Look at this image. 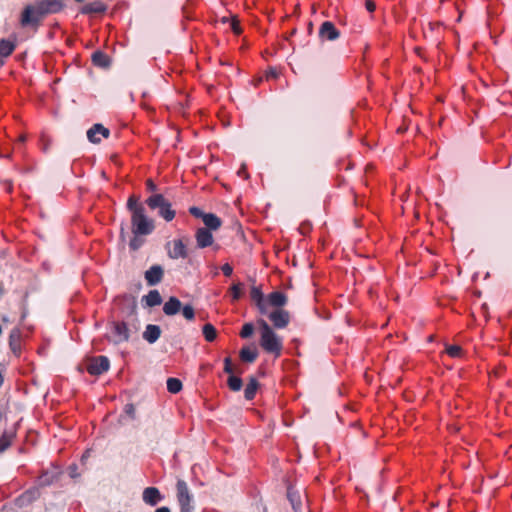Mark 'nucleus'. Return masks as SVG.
Listing matches in <instances>:
<instances>
[{
    "label": "nucleus",
    "mask_w": 512,
    "mask_h": 512,
    "mask_svg": "<svg viewBox=\"0 0 512 512\" xmlns=\"http://www.w3.org/2000/svg\"><path fill=\"white\" fill-rule=\"evenodd\" d=\"M65 6L63 0H37L23 9L20 24L37 29L46 16L61 12Z\"/></svg>",
    "instance_id": "1"
},
{
    "label": "nucleus",
    "mask_w": 512,
    "mask_h": 512,
    "mask_svg": "<svg viewBox=\"0 0 512 512\" xmlns=\"http://www.w3.org/2000/svg\"><path fill=\"white\" fill-rule=\"evenodd\" d=\"M127 209L131 213V230L135 236L149 235L153 232L154 221L146 215L145 207L140 203V197L131 195L127 200Z\"/></svg>",
    "instance_id": "2"
},
{
    "label": "nucleus",
    "mask_w": 512,
    "mask_h": 512,
    "mask_svg": "<svg viewBox=\"0 0 512 512\" xmlns=\"http://www.w3.org/2000/svg\"><path fill=\"white\" fill-rule=\"evenodd\" d=\"M257 324L261 330L260 346L267 353L274 354L278 357L281 354L283 347L281 338L277 336L264 319H258Z\"/></svg>",
    "instance_id": "3"
},
{
    "label": "nucleus",
    "mask_w": 512,
    "mask_h": 512,
    "mask_svg": "<svg viewBox=\"0 0 512 512\" xmlns=\"http://www.w3.org/2000/svg\"><path fill=\"white\" fill-rule=\"evenodd\" d=\"M145 203L151 210H157L158 215L167 222L172 221L176 215L171 203L160 193H153Z\"/></svg>",
    "instance_id": "4"
},
{
    "label": "nucleus",
    "mask_w": 512,
    "mask_h": 512,
    "mask_svg": "<svg viewBox=\"0 0 512 512\" xmlns=\"http://www.w3.org/2000/svg\"><path fill=\"white\" fill-rule=\"evenodd\" d=\"M176 496L180 506V512H192L193 506V495L187 485V483L179 479L176 484Z\"/></svg>",
    "instance_id": "5"
},
{
    "label": "nucleus",
    "mask_w": 512,
    "mask_h": 512,
    "mask_svg": "<svg viewBox=\"0 0 512 512\" xmlns=\"http://www.w3.org/2000/svg\"><path fill=\"white\" fill-rule=\"evenodd\" d=\"M110 332V341L114 344L127 342L130 339L129 328L123 321L112 322Z\"/></svg>",
    "instance_id": "6"
},
{
    "label": "nucleus",
    "mask_w": 512,
    "mask_h": 512,
    "mask_svg": "<svg viewBox=\"0 0 512 512\" xmlns=\"http://www.w3.org/2000/svg\"><path fill=\"white\" fill-rule=\"evenodd\" d=\"M264 315L270 319L273 326L277 329L286 328L290 322V313L284 309L268 310V314Z\"/></svg>",
    "instance_id": "7"
},
{
    "label": "nucleus",
    "mask_w": 512,
    "mask_h": 512,
    "mask_svg": "<svg viewBox=\"0 0 512 512\" xmlns=\"http://www.w3.org/2000/svg\"><path fill=\"white\" fill-rule=\"evenodd\" d=\"M109 367L110 362L106 356H97L90 360L87 365V371L90 375H101L108 371Z\"/></svg>",
    "instance_id": "8"
},
{
    "label": "nucleus",
    "mask_w": 512,
    "mask_h": 512,
    "mask_svg": "<svg viewBox=\"0 0 512 512\" xmlns=\"http://www.w3.org/2000/svg\"><path fill=\"white\" fill-rule=\"evenodd\" d=\"M321 41H335L340 37V31L331 21H324L318 31Z\"/></svg>",
    "instance_id": "9"
},
{
    "label": "nucleus",
    "mask_w": 512,
    "mask_h": 512,
    "mask_svg": "<svg viewBox=\"0 0 512 512\" xmlns=\"http://www.w3.org/2000/svg\"><path fill=\"white\" fill-rule=\"evenodd\" d=\"M250 298L260 314H268L266 297L264 296L261 287L252 286L250 289Z\"/></svg>",
    "instance_id": "10"
},
{
    "label": "nucleus",
    "mask_w": 512,
    "mask_h": 512,
    "mask_svg": "<svg viewBox=\"0 0 512 512\" xmlns=\"http://www.w3.org/2000/svg\"><path fill=\"white\" fill-rule=\"evenodd\" d=\"M168 246H171L168 249V256L171 259H185L188 257L187 247L182 239H174L168 243Z\"/></svg>",
    "instance_id": "11"
},
{
    "label": "nucleus",
    "mask_w": 512,
    "mask_h": 512,
    "mask_svg": "<svg viewBox=\"0 0 512 512\" xmlns=\"http://www.w3.org/2000/svg\"><path fill=\"white\" fill-rule=\"evenodd\" d=\"M110 135V131L108 128L104 127L102 124H94L87 131V138L90 142L94 144H98L101 142V137L108 138Z\"/></svg>",
    "instance_id": "12"
},
{
    "label": "nucleus",
    "mask_w": 512,
    "mask_h": 512,
    "mask_svg": "<svg viewBox=\"0 0 512 512\" xmlns=\"http://www.w3.org/2000/svg\"><path fill=\"white\" fill-rule=\"evenodd\" d=\"M164 276V270L160 265H153L145 272V280L149 286L160 283Z\"/></svg>",
    "instance_id": "13"
},
{
    "label": "nucleus",
    "mask_w": 512,
    "mask_h": 512,
    "mask_svg": "<svg viewBox=\"0 0 512 512\" xmlns=\"http://www.w3.org/2000/svg\"><path fill=\"white\" fill-rule=\"evenodd\" d=\"M195 239H196L197 247L200 249L209 247V246L213 245V242H214V238H213L211 231H209L207 228H204V227L198 228L196 230Z\"/></svg>",
    "instance_id": "14"
},
{
    "label": "nucleus",
    "mask_w": 512,
    "mask_h": 512,
    "mask_svg": "<svg viewBox=\"0 0 512 512\" xmlns=\"http://www.w3.org/2000/svg\"><path fill=\"white\" fill-rule=\"evenodd\" d=\"M267 301V310H269V306L274 307V309H282L287 304V296L280 291H274L268 294L266 297Z\"/></svg>",
    "instance_id": "15"
},
{
    "label": "nucleus",
    "mask_w": 512,
    "mask_h": 512,
    "mask_svg": "<svg viewBox=\"0 0 512 512\" xmlns=\"http://www.w3.org/2000/svg\"><path fill=\"white\" fill-rule=\"evenodd\" d=\"M142 498L146 504L155 506L163 499V496L161 495L158 488L147 487L143 491Z\"/></svg>",
    "instance_id": "16"
},
{
    "label": "nucleus",
    "mask_w": 512,
    "mask_h": 512,
    "mask_svg": "<svg viewBox=\"0 0 512 512\" xmlns=\"http://www.w3.org/2000/svg\"><path fill=\"white\" fill-rule=\"evenodd\" d=\"M107 6L102 1H94L81 7L80 13L84 15L101 14L106 12Z\"/></svg>",
    "instance_id": "17"
},
{
    "label": "nucleus",
    "mask_w": 512,
    "mask_h": 512,
    "mask_svg": "<svg viewBox=\"0 0 512 512\" xmlns=\"http://www.w3.org/2000/svg\"><path fill=\"white\" fill-rule=\"evenodd\" d=\"M181 307V301L177 297L171 296L163 305V312L167 316H174L180 312Z\"/></svg>",
    "instance_id": "18"
},
{
    "label": "nucleus",
    "mask_w": 512,
    "mask_h": 512,
    "mask_svg": "<svg viewBox=\"0 0 512 512\" xmlns=\"http://www.w3.org/2000/svg\"><path fill=\"white\" fill-rule=\"evenodd\" d=\"M161 328L158 325L148 324L143 332V338L150 344L155 343L161 336Z\"/></svg>",
    "instance_id": "19"
},
{
    "label": "nucleus",
    "mask_w": 512,
    "mask_h": 512,
    "mask_svg": "<svg viewBox=\"0 0 512 512\" xmlns=\"http://www.w3.org/2000/svg\"><path fill=\"white\" fill-rule=\"evenodd\" d=\"M91 60L93 65L96 67L107 68L110 66L109 56L100 50H97L92 54Z\"/></svg>",
    "instance_id": "20"
},
{
    "label": "nucleus",
    "mask_w": 512,
    "mask_h": 512,
    "mask_svg": "<svg viewBox=\"0 0 512 512\" xmlns=\"http://www.w3.org/2000/svg\"><path fill=\"white\" fill-rule=\"evenodd\" d=\"M202 221L209 231L218 230L222 225V220L214 213H206Z\"/></svg>",
    "instance_id": "21"
},
{
    "label": "nucleus",
    "mask_w": 512,
    "mask_h": 512,
    "mask_svg": "<svg viewBox=\"0 0 512 512\" xmlns=\"http://www.w3.org/2000/svg\"><path fill=\"white\" fill-rule=\"evenodd\" d=\"M287 498L291 503L294 512H302V502L298 491L294 490L292 487H289L287 490Z\"/></svg>",
    "instance_id": "22"
},
{
    "label": "nucleus",
    "mask_w": 512,
    "mask_h": 512,
    "mask_svg": "<svg viewBox=\"0 0 512 512\" xmlns=\"http://www.w3.org/2000/svg\"><path fill=\"white\" fill-rule=\"evenodd\" d=\"M142 301H144L148 307H155L162 303V297L158 290H151L147 295L143 296Z\"/></svg>",
    "instance_id": "23"
},
{
    "label": "nucleus",
    "mask_w": 512,
    "mask_h": 512,
    "mask_svg": "<svg viewBox=\"0 0 512 512\" xmlns=\"http://www.w3.org/2000/svg\"><path fill=\"white\" fill-rule=\"evenodd\" d=\"M259 383L254 377H250L248 384L244 390V397L246 400L251 401L255 398Z\"/></svg>",
    "instance_id": "24"
},
{
    "label": "nucleus",
    "mask_w": 512,
    "mask_h": 512,
    "mask_svg": "<svg viewBox=\"0 0 512 512\" xmlns=\"http://www.w3.org/2000/svg\"><path fill=\"white\" fill-rule=\"evenodd\" d=\"M21 331L18 328L12 329L9 335V346L12 351L16 352L20 349Z\"/></svg>",
    "instance_id": "25"
},
{
    "label": "nucleus",
    "mask_w": 512,
    "mask_h": 512,
    "mask_svg": "<svg viewBox=\"0 0 512 512\" xmlns=\"http://www.w3.org/2000/svg\"><path fill=\"white\" fill-rule=\"evenodd\" d=\"M240 359L243 362L252 363L256 360L258 352L256 349H250L249 347H243L239 353Z\"/></svg>",
    "instance_id": "26"
},
{
    "label": "nucleus",
    "mask_w": 512,
    "mask_h": 512,
    "mask_svg": "<svg viewBox=\"0 0 512 512\" xmlns=\"http://www.w3.org/2000/svg\"><path fill=\"white\" fill-rule=\"evenodd\" d=\"M14 50H15V44L12 41L7 40V39L0 40V56L1 57L10 56Z\"/></svg>",
    "instance_id": "27"
},
{
    "label": "nucleus",
    "mask_w": 512,
    "mask_h": 512,
    "mask_svg": "<svg viewBox=\"0 0 512 512\" xmlns=\"http://www.w3.org/2000/svg\"><path fill=\"white\" fill-rule=\"evenodd\" d=\"M202 332L205 340L208 342H213L217 337V331L215 327L210 323H207L203 326Z\"/></svg>",
    "instance_id": "28"
},
{
    "label": "nucleus",
    "mask_w": 512,
    "mask_h": 512,
    "mask_svg": "<svg viewBox=\"0 0 512 512\" xmlns=\"http://www.w3.org/2000/svg\"><path fill=\"white\" fill-rule=\"evenodd\" d=\"M167 390L176 394L182 390V382L178 378L170 377L167 379Z\"/></svg>",
    "instance_id": "29"
},
{
    "label": "nucleus",
    "mask_w": 512,
    "mask_h": 512,
    "mask_svg": "<svg viewBox=\"0 0 512 512\" xmlns=\"http://www.w3.org/2000/svg\"><path fill=\"white\" fill-rule=\"evenodd\" d=\"M227 385H228L230 390L236 392V391L241 390V388L243 386V382H242V379L240 377L235 376V375H230L228 380H227Z\"/></svg>",
    "instance_id": "30"
},
{
    "label": "nucleus",
    "mask_w": 512,
    "mask_h": 512,
    "mask_svg": "<svg viewBox=\"0 0 512 512\" xmlns=\"http://www.w3.org/2000/svg\"><path fill=\"white\" fill-rule=\"evenodd\" d=\"M13 437L14 434L12 433L4 432L2 434V436L0 437V453L4 452L11 446Z\"/></svg>",
    "instance_id": "31"
},
{
    "label": "nucleus",
    "mask_w": 512,
    "mask_h": 512,
    "mask_svg": "<svg viewBox=\"0 0 512 512\" xmlns=\"http://www.w3.org/2000/svg\"><path fill=\"white\" fill-rule=\"evenodd\" d=\"M181 311H182L183 317L186 320L192 321L195 318V311L191 305H189V304L184 305L183 307H181Z\"/></svg>",
    "instance_id": "32"
},
{
    "label": "nucleus",
    "mask_w": 512,
    "mask_h": 512,
    "mask_svg": "<svg viewBox=\"0 0 512 512\" xmlns=\"http://www.w3.org/2000/svg\"><path fill=\"white\" fill-rule=\"evenodd\" d=\"M446 352L449 356L457 358L462 355V348L458 345H449L446 347Z\"/></svg>",
    "instance_id": "33"
},
{
    "label": "nucleus",
    "mask_w": 512,
    "mask_h": 512,
    "mask_svg": "<svg viewBox=\"0 0 512 512\" xmlns=\"http://www.w3.org/2000/svg\"><path fill=\"white\" fill-rule=\"evenodd\" d=\"M254 332V325L252 323H245L241 329L240 337L249 338Z\"/></svg>",
    "instance_id": "34"
},
{
    "label": "nucleus",
    "mask_w": 512,
    "mask_h": 512,
    "mask_svg": "<svg viewBox=\"0 0 512 512\" xmlns=\"http://www.w3.org/2000/svg\"><path fill=\"white\" fill-rule=\"evenodd\" d=\"M230 27L235 35H240L242 33V29L240 27V22L236 16L232 17V19L230 21Z\"/></svg>",
    "instance_id": "35"
},
{
    "label": "nucleus",
    "mask_w": 512,
    "mask_h": 512,
    "mask_svg": "<svg viewBox=\"0 0 512 512\" xmlns=\"http://www.w3.org/2000/svg\"><path fill=\"white\" fill-rule=\"evenodd\" d=\"M231 292H232L233 300H239L242 295V284L237 283V284L232 285Z\"/></svg>",
    "instance_id": "36"
},
{
    "label": "nucleus",
    "mask_w": 512,
    "mask_h": 512,
    "mask_svg": "<svg viewBox=\"0 0 512 512\" xmlns=\"http://www.w3.org/2000/svg\"><path fill=\"white\" fill-rule=\"evenodd\" d=\"M224 372L229 375H233L234 367L232 365V360L230 357H226L224 359Z\"/></svg>",
    "instance_id": "37"
},
{
    "label": "nucleus",
    "mask_w": 512,
    "mask_h": 512,
    "mask_svg": "<svg viewBox=\"0 0 512 512\" xmlns=\"http://www.w3.org/2000/svg\"><path fill=\"white\" fill-rule=\"evenodd\" d=\"M189 213L191 215H193L194 217L201 218V219H203L204 215L206 214L205 212H203L200 208H198L196 206L190 207Z\"/></svg>",
    "instance_id": "38"
},
{
    "label": "nucleus",
    "mask_w": 512,
    "mask_h": 512,
    "mask_svg": "<svg viewBox=\"0 0 512 512\" xmlns=\"http://www.w3.org/2000/svg\"><path fill=\"white\" fill-rule=\"evenodd\" d=\"M139 236H135L130 240L129 246L133 251H136L142 245V241L138 238Z\"/></svg>",
    "instance_id": "39"
},
{
    "label": "nucleus",
    "mask_w": 512,
    "mask_h": 512,
    "mask_svg": "<svg viewBox=\"0 0 512 512\" xmlns=\"http://www.w3.org/2000/svg\"><path fill=\"white\" fill-rule=\"evenodd\" d=\"M221 270L223 272V274L227 277L231 276L232 273H233V268L230 264L226 263L224 265H222L221 267Z\"/></svg>",
    "instance_id": "40"
},
{
    "label": "nucleus",
    "mask_w": 512,
    "mask_h": 512,
    "mask_svg": "<svg viewBox=\"0 0 512 512\" xmlns=\"http://www.w3.org/2000/svg\"><path fill=\"white\" fill-rule=\"evenodd\" d=\"M279 73L275 68H270L266 74L267 79H276Z\"/></svg>",
    "instance_id": "41"
},
{
    "label": "nucleus",
    "mask_w": 512,
    "mask_h": 512,
    "mask_svg": "<svg viewBox=\"0 0 512 512\" xmlns=\"http://www.w3.org/2000/svg\"><path fill=\"white\" fill-rule=\"evenodd\" d=\"M365 7L369 12H374L376 9V4L372 0H366L365 1Z\"/></svg>",
    "instance_id": "42"
},
{
    "label": "nucleus",
    "mask_w": 512,
    "mask_h": 512,
    "mask_svg": "<svg viewBox=\"0 0 512 512\" xmlns=\"http://www.w3.org/2000/svg\"><path fill=\"white\" fill-rule=\"evenodd\" d=\"M146 188L151 192H155L157 190L156 184L151 179L146 181Z\"/></svg>",
    "instance_id": "43"
},
{
    "label": "nucleus",
    "mask_w": 512,
    "mask_h": 512,
    "mask_svg": "<svg viewBox=\"0 0 512 512\" xmlns=\"http://www.w3.org/2000/svg\"><path fill=\"white\" fill-rule=\"evenodd\" d=\"M237 173H238V175H239V176L244 177V178H246V179L249 177V175H248V173H247V171H246V167H245V165H242V166H241V168L238 170V172H237Z\"/></svg>",
    "instance_id": "44"
},
{
    "label": "nucleus",
    "mask_w": 512,
    "mask_h": 512,
    "mask_svg": "<svg viewBox=\"0 0 512 512\" xmlns=\"http://www.w3.org/2000/svg\"><path fill=\"white\" fill-rule=\"evenodd\" d=\"M155 512H171L170 509L166 506L157 508Z\"/></svg>",
    "instance_id": "45"
},
{
    "label": "nucleus",
    "mask_w": 512,
    "mask_h": 512,
    "mask_svg": "<svg viewBox=\"0 0 512 512\" xmlns=\"http://www.w3.org/2000/svg\"><path fill=\"white\" fill-rule=\"evenodd\" d=\"M133 411H134V408H133V406H132V405H127V406H126V412H127V413H132Z\"/></svg>",
    "instance_id": "46"
},
{
    "label": "nucleus",
    "mask_w": 512,
    "mask_h": 512,
    "mask_svg": "<svg viewBox=\"0 0 512 512\" xmlns=\"http://www.w3.org/2000/svg\"><path fill=\"white\" fill-rule=\"evenodd\" d=\"M230 21H231V20H229V18H228V17H222V18H221V22H222V23H224V24H225V23H228V22L230 23Z\"/></svg>",
    "instance_id": "47"
},
{
    "label": "nucleus",
    "mask_w": 512,
    "mask_h": 512,
    "mask_svg": "<svg viewBox=\"0 0 512 512\" xmlns=\"http://www.w3.org/2000/svg\"><path fill=\"white\" fill-rule=\"evenodd\" d=\"M19 140H20L21 142H24V141L26 140V136H25V135H21V136H20V138H19Z\"/></svg>",
    "instance_id": "48"
},
{
    "label": "nucleus",
    "mask_w": 512,
    "mask_h": 512,
    "mask_svg": "<svg viewBox=\"0 0 512 512\" xmlns=\"http://www.w3.org/2000/svg\"><path fill=\"white\" fill-rule=\"evenodd\" d=\"M124 233H125V231H124V228L122 227V228H121V236H122V237L124 236Z\"/></svg>",
    "instance_id": "49"
},
{
    "label": "nucleus",
    "mask_w": 512,
    "mask_h": 512,
    "mask_svg": "<svg viewBox=\"0 0 512 512\" xmlns=\"http://www.w3.org/2000/svg\"><path fill=\"white\" fill-rule=\"evenodd\" d=\"M75 1L80 3V2H83L84 0H75Z\"/></svg>",
    "instance_id": "50"
}]
</instances>
